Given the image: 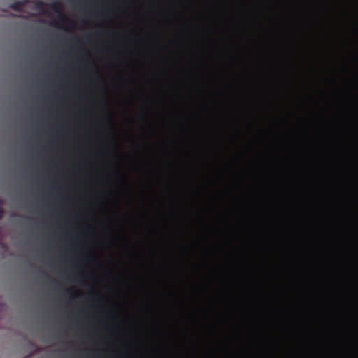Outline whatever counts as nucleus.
Returning a JSON list of instances; mask_svg holds the SVG:
<instances>
[{
	"mask_svg": "<svg viewBox=\"0 0 358 358\" xmlns=\"http://www.w3.org/2000/svg\"><path fill=\"white\" fill-rule=\"evenodd\" d=\"M50 6L55 12L59 14V20L62 22H65L67 21V17L63 13L62 4L60 2H54Z\"/></svg>",
	"mask_w": 358,
	"mask_h": 358,
	"instance_id": "nucleus-1",
	"label": "nucleus"
},
{
	"mask_svg": "<svg viewBox=\"0 0 358 358\" xmlns=\"http://www.w3.org/2000/svg\"><path fill=\"white\" fill-rule=\"evenodd\" d=\"M25 5H26V1H16V2H14L13 3H12L10 6V8H12L14 10L22 11L23 10V8H24Z\"/></svg>",
	"mask_w": 358,
	"mask_h": 358,
	"instance_id": "nucleus-2",
	"label": "nucleus"
},
{
	"mask_svg": "<svg viewBox=\"0 0 358 358\" xmlns=\"http://www.w3.org/2000/svg\"><path fill=\"white\" fill-rule=\"evenodd\" d=\"M35 6H36V8L38 10L41 11L43 14L47 13L46 10L45 9L46 4L44 2L41 1H38L36 2Z\"/></svg>",
	"mask_w": 358,
	"mask_h": 358,
	"instance_id": "nucleus-3",
	"label": "nucleus"
},
{
	"mask_svg": "<svg viewBox=\"0 0 358 358\" xmlns=\"http://www.w3.org/2000/svg\"><path fill=\"white\" fill-rule=\"evenodd\" d=\"M5 215V210L3 208H2L1 207H0V220H1L3 216Z\"/></svg>",
	"mask_w": 358,
	"mask_h": 358,
	"instance_id": "nucleus-4",
	"label": "nucleus"
},
{
	"mask_svg": "<svg viewBox=\"0 0 358 358\" xmlns=\"http://www.w3.org/2000/svg\"><path fill=\"white\" fill-rule=\"evenodd\" d=\"M65 292H66V294H71V289H66Z\"/></svg>",
	"mask_w": 358,
	"mask_h": 358,
	"instance_id": "nucleus-5",
	"label": "nucleus"
},
{
	"mask_svg": "<svg viewBox=\"0 0 358 358\" xmlns=\"http://www.w3.org/2000/svg\"><path fill=\"white\" fill-rule=\"evenodd\" d=\"M2 203H3V201L0 200V204H2Z\"/></svg>",
	"mask_w": 358,
	"mask_h": 358,
	"instance_id": "nucleus-6",
	"label": "nucleus"
},
{
	"mask_svg": "<svg viewBox=\"0 0 358 358\" xmlns=\"http://www.w3.org/2000/svg\"><path fill=\"white\" fill-rule=\"evenodd\" d=\"M76 41H80V40L78 39V38H76Z\"/></svg>",
	"mask_w": 358,
	"mask_h": 358,
	"instance_id": "nucleus-7",
	"label": "nucleus"
}]
</instances>
